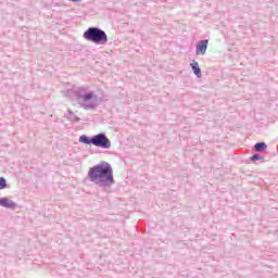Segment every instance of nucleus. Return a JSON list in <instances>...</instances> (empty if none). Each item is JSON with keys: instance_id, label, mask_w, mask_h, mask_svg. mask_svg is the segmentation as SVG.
Segmentation results:
<instances>
[{"instance_id": "obj_1", "label": "nucleus", "mask_w": 278, "mask_h": 278, "mask_svg": "<svg viewBox=\"0 0 278 278\" xmlns=\"http://www.w3.org/2000/svg\"><path fill=\"white\" fill-rule=\"evenodd\" d=\"M87 176L91 184L103 188L105 192L116 184L114 180V169H112V165L105 161L91 167Z\"/></svg>"}, {"instance_id": "obj_2", "label": "nucleus", "mask_w": 278, "mask_h": 278, "mask_svg": "<svg viewBox=\"0 0 278 278\" xmlns=\"http://www.w3.org/2000/svg\"><path fill=\"white\" fill-rule=\"evenodd\" d=\"M76 103L84 110H94L99 105V94L90 86H79L73 88Z\"/></svg>"}, {"instance_id": "obj_3", "label": "nucleus", "mask_w": 278, "mask_h": 278, "mask_svg": "<svg viewBox=\"0 0 278 278\" xmlns=\"http://www.w3.org/2000/svg\"><path fill=\"white\" fill-rule=\"evenodd\" d=\"M84 38L94 45H108V34L99 27H89L84 33Z\"/></svg>"}, {"instance_id": "obj_4", "label": "nucleus", "mask_w": 278, "mask_h": 278, "mask_svg": "<svg viewBox=\"0 0 278 278\" xmlns=\"http://www.w3.org/2000/svg\"><path fill=\"white\" fill-rule=\"evenodd\" d=\"M93 147H99L100 149H110L112 147V141L103 132L94 135L92 137Z\"/></svg>"}, {"instance_id": "obj_5", "label": "nucleus", "mask_w": 278, "mask_h": 278, "mask_svg": "<svg viewBox=\"0 0 278 278\" xmlns=\"http://www.w3.org/2000/svg\"><path fill=\"white\" fill-rule=\"evenodd\" d=\"M207 39H203L197 43L195 47V55H205L207 53V45H208Z\"/></svg>"}, {"instance_id": "obj_6", "label": "nucleus", "mask_w": 278, "mask_h": 278, "mask_svg": "<svg viewBox=\"0 0 278 278\" xmlns=\"http://www.w3.org/2000/svg\"><path fill=\"white\" fill-rule=\"evenodd\" d=\"M0 206L7 207V210H16V202L12 201L10 198H1Z\"/></svg>"}, {"instance_id": "obj_7", "label": "nucleus", "mask_w": 278, "mask_h": 278, "mask_svg": "<svg viewBox=\"0 0 278 278\" xmlns=\"http://www.w3.org/2000/svg\"><path fill=\"white\" fill-rule=\"evenodd\" d=\"M190 66L194 73L195 76L201 77V67H199V62L192 61L190 63Z\"/></svg>"}, {"instance_id": "obj_8", "label": "nucleus", "mask_w": 278, "mask_h": 278, "mask_svg": "<svg viewBox=\"0 0 278 278\" xmlns=\"http://www.w3.org/2000/svg\"><path fill=\"white\" fill-rule=\"evenodd\" d=\"M268 146H266L265 142H257L254 146V151H256V153H262L263 151H266Z\"/></svg>"}, {"instance_id": "obj_9", "label": "nucleus", "mask_w": 278, "mask_h": 278, "mask_svg": "<svg viewBox=\"0 0 278 278\" xmlns=\"http://www.w3.org/2000/svg\"><path fill=\"white\" fill-rule=\"evenodd\" d=\"M67 113H68V116H67L68 121H72L74 123H78L79 117H77V115H75V113L72 112L71 109L67 110Z\"/></svg>"}, {"instance_id": "obj_10", "label": "nucleus", "mask_w": 278, "mask_h": 278, "mask_svg": "<svg viewBox=\"0 0 278 278\" xmlns=\"http://www.w3.org/2000/svg\"><path fill=\"white\" fill-rule=\"evenodd\" d=\"M79 142H83V144H92V137L88 138V136L83 135L79 137Z\"/></svg>"}, {"instance_id": "obj_11", "label": "nucleus", "mask_w": 278, "mask_h": 278, "mask_svg": "<svg viewBox=\"0 0 278 278\" xmlns=\"http://www.w3.org/2000/svg\"><path fill=\"white\" fill-rule=\"evenodd\" d=\"M5 188H8V181L3 177H0V190H5Z\"/></svg>"}, {"instance_id": "obj_12", "label": "nucleus", "mask_w": 278, "mask_h": 278, "mask_svg": "<svg viewBox=\"0 0 278 278\" xmlns=\"http://www.w3.org/2000/svg\"><path fill=\"white\" fill-rule=\"evenodd\" d=\"M260 160H264V156H262L260 154H254V155L251 156L252 162H257Z\"/></svg>"}, {"instance_id": "obj_13", "label": "nucleus", "mask_w": 278, "mask_h": 278, "mask_svg": "<svg viewBox=\"0 0 278 278\" xmlns=\"http://www.w3.org/2000/svg\"><path fill=\"white\" fill-rule=\"evenodd\" d=\"M68 1H72L73 3H79V2H81V0H68Z\"/></svg>"}]
</instances>
